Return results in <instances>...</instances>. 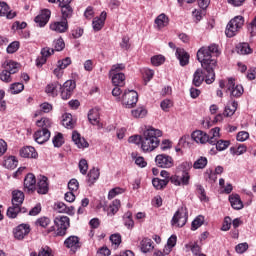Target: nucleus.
<instances>
[{
	"mask_svg": "<svg viewBox=\"0 0 256 256\" xmlns=\"http://www.w3.org/2000/svg\"><path fill=\"white\" fill-rule=\"evenodd\" d=\"M196 57L207 74L203 75V70L198 68L193 74L192 85L201 87L204 81L207 85H211L215 82L217 60L214 57H219V46L217 44H211L208 47L203 46L197 51Z\"/></svg>",
	"mask_w": 256,
	"mask_h": 256,
	"instance_id": "1",
	"label": "nucleus"
},
{
	"mask_svg": "<svg viewBox=\"0 0 256 256\" xmlns=\"http://www.w3.org/2000/svg\"><path fill=\"white\" fill-rule=\"evenodd\" d=\"M161 135H163V132L153 127L145 130L142 136V151L144 153H151V151H155V149L159 147V137H161Z\"/></svg>",
	"mask_w": 256,
	"mask_h": 256,
	"instance_id": "2",
	"label": "nucleus"
},
{
	"mask_svg": "<svg viewBox=\"0 0 256 256\" xmlns=\"http://www.w3.org/2000/svg\"><path fill=\"white\" fill-rule=\"evenodd\" d=\"M54 224L57 230L55 231V226H51L47 230V233H54V237H65L67 235V229L71 225V220L68 216H58L54 219Z\"/></svg>",
	"mask_w": 256,
	"mask_h": 256,
	"instance_id": "3",
	"label": "nucleus"
},
{
	"mask_svg": "<svg viewBox=\"0 0 256 256\" xmlns=\"http://www.w3.org/2000/svg\"><path fill=\"white\" fill-rule=\"evenodd\" d=\"M15 73H19V63L12 60L6 61L4 63V70L0 73V81L3 83H11L13 81V76Z\"/></svg>",
	"mask_w": 256,
	"mask_h": 256,
	"instance_id": "4",
	"label": "nucleus"
},
{
	"mask_svg": "<svg viewBox=\"0 0 256 256\" xmlns=\"http://www.w3.org/2000/svg\"><path fill=\"white\" fill-rule=\"evenodd\" d=\"M245 24V19L243 16H236L233 19L229 21V23L226 26L225 35L227 37H235L239 31H241V28Z\"/></svg>",
	"mask_w": 256,
	"mask_h": 256,
	"instance_id": "5",
	"label": "nucleus"
},
{
	"mask_svg": "<svg viewBox=\"0 0 256 256\" xmlns=\"http://www.w3.org/2000/svg\"><path fill=\"white\" fill-rule=\"evenodd\" d=\"M139 101V94L135 90L125 91L122 96V104L125 105L128 109H131L137 105Z\"/></svg>",
	"mask_w": 256,
	"mask_h": 256,
	"instance_id": "6",
	"label": "nucleus"
},
{
	"mask_svg": "<svg viewBox=\"0 0 256 256\" xmlns=\"http://www.w3.org/2000/svg\"><path fill=\"white\" fill-rule=\"evenodd\" d=\"M155 163L157 167H160L161 169H171V167H174L175 165V160L167 154H158L155 157Z\"/></svg>",
	"mask_w": 256,
	"mask_h": 256,
	"instance_id": "7",
	"label": "nucleus"
},
{
	"mask_svg": "<svg viewBox=\"0 0 256 256\" xmlns=\"http://www.w3.org/2000/svg\"><path fill=\"white\" fill-rule=\"evenodd\" d=\"M76 87L77 84L75 83V80H67L63 85H60L62 99H64V101L71 99V95H73V91H75Z\"/></svg>",
	"mask_w": 256,
	"mask_h": 256,
	"instance_id": "8",
	"label": "nucleus"
},
{
	"mask_svg": "<svg viewBox=\"0 0 256 256\" xmlns=\"http://www.w3.org/2000/svg\"><path fill=\"white\" fill-rule=\"evenodd\" d=\"M81 239L79 238V236H69L68 238L65 239L64 241V246L67 249H70V251L72 253H77V251H79V248L81 247Z\"/></svg>",
	"mask_w": 256,
	"mask_h": 256,
	"instance_id": "9",
	"label": "nucleus"
},
{
	"mask_svg": "<svg viewBox=\"0 0 256 256\" xmlns=\"http://www.w3.org/2000/svg\"><path fill=\"white\" fill-rule=\"evenodd\" d=\"M227 91L230 92L231 97H241L245 90L242 85L235 84V79L228 78Z\"/></svg>",
	"mask_w": 256,
	"mask_h": 256,
	"instance_id": "10",
	"label": "nucleus"
},
{
	"mask_svg": "<svg viewBox=\"0 0 256 256\" xmlns=\"http://www.w3.org/2000/svg\"><path fill=\"white\" fill-rule=\"evenodd\" d=\"M50 31L54 33H67L69 31V21L63 20L62 21H54L49 24Z\"/></svg>",
	"mask_w": 256,
	"mask_h": 256,
	"instance_id": "11",
	"label": "nucleus"
},
{
	"mask_svg": "<svg viewBox=\"0 0 256 256\" xmlns=\"http://www.w3.org/2000/svg\"><path fill=\"white\" fill-rule=\"evenodd\" d=\"M31 233L29 224H20L13 230V235L18 241H23Z\"/></svg>",
	"mask_w": 256,
	"mask_h": 256,
	"instance_id": "12",
	"label": "nucleus"
},
{
	"mask_svg": "<svg viewBox=\"0 0 256 256\" xmlns=\"http://www.w3.org/2000/svg\"><path fill=\"white\" fill-rule=\"evenodd\" d=\"M51 138V132L46 129H40L34 133V141L38 143V145H43V143H47Z\"/></svg>",
	"mask_w": 256,
	"mask_h": 256,
	"instance_id": "13",
	"label": "nucleus"
},
{
	"mask_svg": "<svg viewBox=\"0 0 256 256\" xmlns=\"http://www.w3.org/2000/svg\"><path fill=\"white\" fill-rule=\"evenodd\" d=\"M55 53V49L49 48V47H44L41 49V56L36 59V65L38 67H43L45 63H47V59L51 57Z\"/></svg>",
	"mask_w": 256,
	"mask_h": 256,
	"instance_id": "14",
	"label": "nucleus"
},
{
	"mask_svg": "<svg viewBox=\"0 0 256 256\" xmlns=\"http://www.w3.org/2000/svg\"><path fill=\"white\" fill-rule=\"evenodd\" d=\"M187 223V215L181 212V210H177L171 220V225L173 227H185Z\"/></svg>",
	"mask_w": 256,
	"mask_h": 256,
	"instance_id": "15",
	"label": "nucleus"
},
{
	"mask_svg": "<svg viewBox=\"0 0 256 256\" xmlns=\"http://www.w3.org/2000/svg\"><path fill=\"white\" fill-rule=\"evenodd\" d=\"M49 19H51V10L44 9L35 17L34 21L38 27H45L49 23Z\"/></svg>",
	"mask_w": 256,
	"mask_h": 256,
	"instance_id": "16",
	"label": "nucleus"
},
{
	"mask_svg": "<svg viewBox=\"0 0 256 256\" xmlns=\"http://www.w3.org/2000/svg\"><path fill=\"white\" fill-rule=\"evenodd\" d=\"M35 187H37V178H35V174L29 173L24 178V189L31 193L35 191Z\"/></svg>",
	"mask_w": 256,
	"mask_h": 256,
	"instance_id": "17",
	"label": "nucleus"
},
{
	"mask_svg": "<svg viewBox=\"0 0 256 256\" xmlns=\"http://www.w3.org/2000/svg\"><path fill=\"white\" fill-rule=\"evenodd\" d=\"M189 179H191L189 173H184L182 177H179L177 175L171 176L169 178V181L170 183H172V185H175L176 187H181V185H189Z\"/></svg>",
	"mask_w": 256,
	"mask_h": 256,
	"instance_id": "18",
	"label": "nucleus"
},
{
	"mask_svg": "<svg viewBox=\"0 0 256 256\" xmlns=\"http://www.w3.org/2000/svg\"><path fill=\"white\" fill-rule=\"evenodd\" d=\"M107 20V12H101L99 17H95L92 21V27L94 31H101L105 27V21Z\"/></svg>",
	"mask_w": 256,
	"mask_h": 256,
	"instance_id": "19",
	"label": "nucleus"
},
{
	"mask_svg": "<svg viewBox=\"0 0 256 256\" xmlns=\"http://www.w3.org/2000/svg\"><path fill=\"white\" fill-rule=\"evenodd\" d=\"M49 179L46 176H40L37 182V193L47 195L49 193Z\"/></svg>",
	"mask_w": 256,
	"mask_h": 256,
	"instance_id": "20",
	"label": "nucleus"
},
{
	"mask_svg": "<svg viewBox=\"0 0 256 256\" xmlns=\"http://www.w3.org/2000/svg\"><path fill=\"white\" fill-rule=\"evenodd\" d=\"M181 67H185L187 65H189V53H187V51H185V49L183 48H177L176 49V53H175Z\"/></svg>",
	"mask_w": 256,
	"mask_h": 256,
	"instance_id": "21",
	"label": "nucleus"
},
{
	"mask_svg": "<svg viewBox=\"0 0 256 256\" xmlns=\"http://www.w3.org/2000/svg\"><path fill=\"white\" fill-rule=\"evenodd\" d=\"M20 157H23L24 159H37V157H39V154L34 147L26 146L20 150Z\"/></svg>",
	"mask_w": 256,
	"mask_h": 256,
	"instance_id": "22",
	"label": "nucleus"
},
{
	"mask_svg": "<svg viewBox=\"0 0 256 256\" xmlns=\"http://www.w3.org/2000/svg\"><path fill=\"white\" fill-rule=\"evenodd\" d=\"M72 141L75 143L78 149H86L89 147V142H87L85 138L81 137V134H79L77 131L72 132Z\"/></svg>",
	"mask_w": 256,
	"mask_h": 256,
	"instance_id": "23",
	"label": "nucleus"
},
{
	"mask_svg": "<svg viewBox=\"0 0 256 256\" xmlns=\"http://www.w3.org/2000/svg\"><path fill=\"white\" fill-rule=\"evenodd\" d=\"M191 138L193 141L196 143H201L202 145L205 143H209V134L201 131V130H196L191 134Z\"/></svg>",
	"mask_w": 256,
	"mask_h": 256,
	"instance_id": "24",
	"label": "nucleus"
},
{
	"mask_svg": "<svg viewBox=\"0 0 256 256\" xmlns=\"http://www.w3.org/2000/svg\"><path fill=\"white\" fill-rule=\"evenodd\" d=\"M23 201H25V194L21 190L12 191V205L16 207H21L23 205Z\"/></svg>",
	"mask_w": 256,
	"mask_h": 256,
	"instance_id": "25",
	"label": "nucleus"
},
{
	"mask_svg": "<svg viewBox=\"0 0 256 256\" xmlns=\"http://www.w3.org/2000/svg\"><path fill=\"white\" fill-rule=\"evenodd\" d=\"M0 17H6V19H15L17 12L9 10V5L5 2H0Z\"/></svg>",
	"mask_w": 256,
	"mask_h": 256,
	"instance_id": "26",
	"label": "nucleus"
},
{
	"mask_svg": "<svg viewBox=\"0 0 256 256\" xmlns=\"http://www.w3.org/2000/svg\"><path fill=\"white\" fill-rule=\"evenodd\" d=\"M60 87L61 84L58 81L51 82L46 86L45 93H47V95H49L50 97H57L59 95Z\"/></svg>",
	"mask_w": 256,
	"mask_h": 256,
	"instance_id": "27",
	"label": "nucleus"
},
{
	"mask_svg": "<svg viewBox=\"0 0 256 256\" xmlns=\"http://www.w3.org/2000/svg\"><path fill=\"white\" fill-rule=\"evenodd\" d=\"M230 205L236 211L243 209V201H241V196L239 194H232L229 196Z\"/></svg>",
	"mask_w": 256,
	"mask_h": 256,
	"instance_id": "28",
	"label": "nucleus"
},
{
	"mask_svg": "<svg viewBox=\"0 0 256 256\" xmlns=\"http://www.w3.org/2000/svg\"><path fill=\"white\" fill-rule=\"evenodd\" d=\"M185 248L188 251H191L193 256H207L203 252H201V246L197 242H189L185 244Z\"/></svg>",
	"mask_w": 256,
	"mask_h": 256,
	"instance_id": "29",
	"label": "nucleus"
},
{
	"mask_svg": "<svg viewBox=\"0 0 256 256\" xmlns=\"http://www.w3.org/2000/svg\"><path fill=\"white\" fill-rule=\"evenodd\" d=\"M76 121L73 119V115L65 113L62 116V125L66 129H74Z\"/></svg>",
	"mask_w": 256,
	"mask_h": 256,
	"instance_id": "30",
	"label": "nucleus"
},
{
	"mask_svg": "<svg viewBox=\"0 0 256 256\" xmlns=\"http://www.w3.org/2000/svg\"><path fill=\"white\" fill-rule=\"evenodd\" d=\"M60 13L61 19L64 21H69L74 14L73 6H60Z\"/></svg>",
	"mask_w": 256,
	"mask_h": 256,
	"instance_id": "31",
	"label": "nucleus"
},
{
	"mask_svg": "<svg viewBox=\"0 0 256 256\" xmlns=\"http://www.w3.org/2000/svg\"><path fill=\"white\" fill-rule=\"evenodd\" d=\"M221 129L219 127H215L210 130V135H208V143L209 145H215L217 141H219V138L221 135L219 134Z\"/></svg>",
	"mask_w": 256,
	"mask_h": 256,
	"instance_id": "32",
	"label": "nucleus"
},
{
	"mask_svg": "<svg viewBox=\"0 0 256 256\" xmlns=\"http://www.w3.org/2000/svg\"><path fill=\"white\" fill-rule=\"evenodd\" d=\"M101 173L99 172V168H92L87 177V183L89 184V186L91 187V185H94L95 182L99 179Z\"/></svg>",
	"mask_w": 256,
	"mask_h": 256,
	"instance_id": "33",
	"label": "nucleus"
},
{
	"mask_svg": "<svg viewBox=\"0 0 256 256\" xmlns=\"http://www.w3.org/2000/svg\"><path fill=\"white\" fill-rule=\"evenodd\" d=\"M155 25L157 29H163L167 27V25H169V17H167V15L164 13L158 15L155 19Z\"/></svg>",
	"mask_w": 256,
	"mask_h": 256,
	"instance_id": "34",
	"label": "nucleus"
},
{
	"mask_svg": "<svg viewBox=\"0 0 256 256\" xmlns=\"http://www.w3.org/2000/svg\"><path fill=\"white\" fill-rule=\"evenodd\" d=\"M112 83L115 87H125V74L114 73L112 76Z\"/></svg>",
	"mask_w": 256,
	"mask_h": 256,
	"instance_id": "35",
	"label": "nucleus"
},
{
	"mask_svg": "<svg viewBox=\"0 0 256 256\" xmlns=\"http://www.w3.org/2000/svg\"><path fill=\"white\" fill-rule=\"evenodd\" d=\"M140 249L142 253H149V251H153V240L150 238H143L140 242Z\"/></svg>",
	"mask_w": 256,
	"mask_h": 256,
	"instance_id": "36",
	"label": "nucleus"
},
{
	"mask_svg": "<svg viewBox=\"0 0 256 256\" xmlns=\"http://www.w3.org/2000/svg\"><path fill=\"white\" fill-rule=\"evenodd\" d=\"M19 161L15 156L4 157L3 166L6 169H16Z\"/></svg>",
	"mask_w": 256,
	"mask_h": 256,
	"instance_id": "37",
	"label": "nucleus"
},
{
	"mask_svg": "<svg viewBox=\"0 0 256 256\" xmlns=\"http://www.w3.org/2000/svg\"><path fill=\"white\" fill-rule=\"evenodd\" d=\"M119 209H121V200L115 199L109 205L107 213L108 215L113 216L119 211Z\"/></svg>",
	"mask_w": 256,
	"mask_h": 256,
	"instance_id": "38",
	"label": "nucleus"
},
{
	"mask_svg": "<svg viewBox=\"0 0 256 256\" xmlns=\"http://www.w3.org/2000/svg\"><path fill=\"white\" fill-rule=\"evenodd\" d=\"M177 245V236L171 235L167 240V245L164 247V253L169 254L173 251V247Z\"/></svg>",
	"mask_w": 256,
	"mask_h": 256,
	"instance_id": "39",
	"label": "nucleus"
},
{
	"mask_svg": "<svg viewBox=\"0 0 256 256\" xmlns=\"http://www.w3.org/2000/svg\"><path fill=\"white\" fill-rule=\"evenodd\" d=\"M236 53H238V55H249L250 53H252V50L249 44L239 43L236 46Z\"/></svg>",
	"mask_w": 256,
	"mask_h": 256,
	"instance_id": "40",
	"label": "nucleus"
},
{
	"mask_svg": "<svg viewBox=\"0 0 256 256\" xmlns=\"http://www.w3.org/2000/svg\"><path fill=\"white\" fill-rule=\"evenodd\" d=\"M99 110L92 109L88 113V120L92 125H99Z\"/></svg>",
	"mask_w": 256,
	"mask_h": 256,
	"instance_id": "41",
	"label": "nucleus"
},
{
	"mask_svg": "<svg viewBox=\"0 0 256 256\" xmlns=\"http://www.w3.org/2000/svg\"><path fill=\"white\" fill-rule=\"evenodd\" d=\"M238 103L236 101H233L231 103V106L227 105L224 110V117H231L235 115V112L237 111Z\"/></svg>",
	"mask_w": 256,
	"mask_h": 256,
	"instance_id": "42",
	"label": "nucleus"
},
{
	"mask_svg": "<svg viewBox=\"0 0 256 256\" xmlns=\"http://www.w3.org/2000/svg\"><path fill=\"white\" fill-rule=\"evenodd\" d=\"M19 213H21V206H15L12 204V206H10L7 209V217H9V219H16L17 215H19Z\"/></svg>",
	"mask_w": 256,
	"mask_h": 256,
	"instance_id": "43",
	"label": "nucleus"
},
{
	"mask_svg": "<svg viewBox=\"0 0 256 256\" xmlns=\"http://www.w3.org/2000/svg\"><path fill=\"white\" fill-rule=\"evenodd\" d=\"M124 225L127 229H133L135 227V222L133 221V213L127 212L124 217Z\"/></svg>",
	"mask_w": 256,
	"mask_h": 256,
	"instance_id": "44",
	"label": "nucleus"
},
{
	"mask_svg": "<svg viewBox=\"0 0 256 256\" xmlns=\"http://www.w3.org/2000/svg\"><path fill=\"white\" fill-rule=\"evenodd\" d=\"M30 256H53V250L49 246L42 247L38 254L37 252H32Z\"/></svg>",
	"mask_w": 256,
	"mask_h": 256,
	"instance_id": "45",
	"label": "nucleus"
},
{
	"mask_svg": "<svg viewBox=\"0 0 256 256\" xmlns=\"http://www.w3.org/2000/svg\"><path fill=\"white\" fill-rule=\"evenodd\" d=\"M203 223H205V217H203V215H199L197 216L191 224V230L192 231H197V229H199V227H201V225H203Z\"/></svg>",
	"mask_w": 256,
	"mask_h": 256,
	"instance_id": "46",
	"label": "nucleus"
},
{
	"mask_svg": "<svg viewBox=\"0 0 256 256\" xmlns=\"http://www.w3.org/2000/svg\"><path fill=\"white\" fill-rule=\"evenodd\" d=\"M169 184V180H163L159 178H154L152 180V185L155 187V189H165L167 185Z\"/></svg>",
	"mask_w": 256,
	"mask_h": 256,
	"instance_id": "47",
	"label": "nucleus"
},
{
	"mask_svg": "<svg viewBox=\"0 0 256 256\" xmlns=\"http://www.w3.org/2000/svg\"><path fill=\"white\" fill-rule=\"evenodd\" d=\"M25 89V85L21 82H15L10 85V91L12 95H18V93H21Z\"/></svg>",
	"mask_w": 256,
	"mask_h": 256,
	"instance_id": "48",
	"label": "nucleus"
},
{
	"mask_svg": "<svg viewBox=\"0 0 256 256\" xmlns=\"http://www.w3.org/2000/svg\"><path fill=\"white\" fill-rule=\"evenodd\" d=\"M132 116L135 117V119H143L147 115V109L143 107H138L131 111Z\"/></svg>",
	"mask_w": 256,
	"mask_h": 256,
	"instance_id": "49",
	"label": "nucleus"
},
{
	"mask_svg": "<svg viewBox=\"0 0 256 256\" xmlns=\"http://www.w3.org/2000/svg\"><path fill=\"white\" fill-rule=\"evenodd\" d=\"M123 193H125V189L121 188V187H115L112 188L109 192H108V199H115V197H117V195H123Z\"/></svg>",
	"mask_w": 256,
	"mask_h": 256,
	"instance_id": "50",
	"label": "nucleus"
},
{
	"mask_svg": "<svg viewBox=\"0 0 256 256\" xmlns=\"http://www.w3.org/2000/svg\"><path fill=\"white\" fill-rule=\"evenodd\" d=\"M216 145L217 151H225L231 145V141L229 140H216Z\"/></svg>",
	"mask_w": 256,
	"mask_h": 256,
	"instance_id": "51",
	"label": "nucleus"
},
{
	"mask_svg": "<svg viewBox=\"0 0 256 256\" xmlns=\"http://www.w3.org/2000/svg\"><path fill=\"white\" fill-rule=\"evenodd\" d=\"M193 167L194 169H205V167H207V158L203 156L198 158L194 162Z\"/></svg>",
	"mask_w": 256,
	"mask_h": 256,
	"instance_id": "52",
	"label": "nucleus"
},
{
	"mask_svg": "<svg viewBox=\"0 0 256 256\" xmlns=\"http://www.w3.org/2000/svg\"><path fill=\"white\" fill-rule=\"evenodd\" d=\"M151 63L154 67H159L165 63V56L163 55H156L151 58Z\"/></svg>",
	"mask_w": 256,
	"mask_h": 256,
	"instance_id": "53",
	"label": "nucleus"
},
{
	"mask_svg": "<svg viewBox=\"0 0 256 256\" xmlns=\"http://www.w3.org/2000/svg\"><path fill=\"white\" fill-rule=\"evenodd\" d=\"M54 147H61L65 143V139L61 133H57L52 139Z\"/></svg>",
	"mask_w": 256,
	"mask_h": 256,
	"instance_id": "54",
	"label": "nucleus"
},
{
	"mask_svg": "<svg viewBox=\"0 0 256 256\" xmlns=\"http://www.w3.org/2000/svg\"><path fill=\"white\" fill-rule=\"evenodd\" d=\"M65 49V41L63 38H58L54 41V51H63Z\"/></svg>",
	"mask_w": 256,
	"mask_h": 256,
	"instance_id": "55",
	"label": "nucleus"
},
{
	"mask_svg": "<svg viewBox=\"0 0 256 256\" xmlns=\"http://www.w3.org/2000/svg\"><path fill=\"white\" fill-rule=\"evenodd\" d=\"M6 51L9 54L17 53V51H19V42L18 41H14V42L10 43L8 45Z\"/></svg>",
	"mask_w": 256,
	"mask_h": 256,
	"instance_id": "56",
	"label": "nucleus"
},
{
	"mask_svg": "<svg viewBox=\"0 0 256 256\" xmlns=\"http://www.w3.org/2000/svg\"><path fill=\"white\" fill-rule=\"evenodd\" d=\"M79 169H80V173H82V175H87V171L89 170V164L87 163V161L85 159H81L79 161Z\"/></svg>",
	"mask_w": 256,
	"mask_h": 256,
	"instance_id": "57",
	"label": "nucleus"
},
{
	"mask_svg": "<svg viewBox=\"0 0 256 256\" xmlns=\"http://www.w3.org/2000/svg\"><path fill=\"white\" fill-rule=\"evenodd\" d=\"M69 65H71V58H69V57H66V58H64L62 60H59L57 62V66L60 67V69H63V70L67 69V67H69Z\"/></svg>",
	"mask_w": 256,
	"mask_h": 256,
	"instance_id": "58",
	"label": "nucleus"
},
{
	"mask_svg": "<svg viewBox=\"0 0 256 256\" xmlns=\"http://www.w3.org/2000/svg\"><path fill=\"white\" fill-rule=\"evenodd\" d=\"M68 189L72 193H73V191H78L79 190V181H77V179H71L68 182Z\"/></svg>",
	"mask_w": 256,
	"mask_h": 256,
	"instance_id": "59",
	"label": "nucleus"
},
{
	"mask_svg": "<svg viewBox=\"0 0 256 256\" xmlns=\"http://www.w3.org/2000/svg\"><path fill=\"white\" fill-rule=\"evenodd\" d=\"M50 223H51V219L47 217L38 218L36 221V225H39L40 227H43V228L48 227Z\"/></svg>",
	"mask_w": 256,
	"mask_h": 256,
	"instance_id": "60",
	"label": "nucleus"
},
{
	"mask_svg": "<svg viewBox=\"0 0 256 256\" xmlns=\"http://www.w3.org/2000/svg\"><path fill=\"white\" fill-rule=\"evenodd\" d=\"M84 30L81 27H77L72 29L71 36L73 39H79L80 37H83Z\"/></svg>",
	"mask_w": 256,
	"mask_h": 256,
	"instance_id": "61",
	"label": "nucleus"
},
{
	"mask_svg": "<svg viewBox=\"0 0 256 256\" xmlns=\"http://www.w3.org/2000/svg\"><path fill=\"white\" fill-rule=\"evenodd\" d=\"M110 241L112 245L115 246V248L119 247L121 245V236L119 234H112L110 236Z\"/></svg>",
	"mask_w": 256,
	"mask_h": 256,
	"instance_id": "62",
	"label": "nucleus"
},
{
	"mask_svg": "<svg viewBox=\"0 0 256 256\" xmlns=\"http://www.w3.org/2000/svg\"><path fill=\"white\" fill-rule=\"evenodd\" d=\"M40 111L41 113H51V111H53V105L48 102H44L40 104Z\"/></svg>",
	"mask_w": 256,
	"mask_h": 256,
	"instance_id": "63",
	"label": "nucleus"
},
{
	"mask_svg": "<svg viewBox=\"0 0 256 256\" xmlns=\"http://www.w3.org/2000/svg\"><path fill=\"white\" fill-rule=\"evenodd\" d=\"M143 141V136L134 135L130 136L128 139L129 143H134L135 145H141Z\"/></svg>",
	"mask_w": 256,
	"mask_h": 256,
	"instance_id": "64",
	"label": "nucleus"
}]
</instances>
